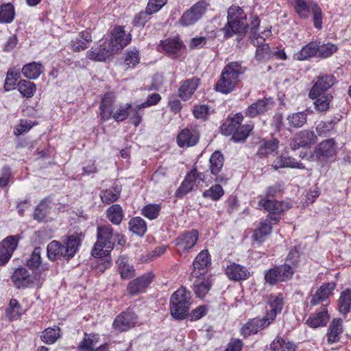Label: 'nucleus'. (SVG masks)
Returning a JSON list of instances; mask_svg holds the SVG:
<instances>
[{"label": "nucleus", "instance_id": "nucleus-1", "mask_svg": "<svg viewBox=\"0 0 351 351\" xmlns=\"http://www.w3.org/2000/svg\"><path fill=\"white\" fill-rule=\"evenodd\" d=\"M114 243L112 226L109 224L97 226V241L93 247L91 254L93 256L96 258L105 257L107 258L104 263V269H106L110 265V259L108 256L114 247Z\"/></svg>", "mask_w": 351, "mask_h": 351}, {"label": "nucleus", "instance_id": "nucleus-2", "mask_svg": "<svg viewBox=\"0 0 351 351\" xmlns=\"http://www.w3.org/2000/svg\"><path fill=\"white\" fill-rule=\"evenodd\" d=\"M81 243V234H79L68 237L63 244L56 240L52 241L47 247V257L53 261L62 257L70 259L75 256Z\"/></svg>", "mask_w": 351, "mask_h": 351}, {"label": "nucleus", "instance_id": "nucleus-3", "mask_svg": "<svg viewBox=\"0 0 351 351\" xmlns=\"http://www.w3.org/2000/svg\"><path fill=\"white\" fill-rule=\"evenodd\" d=\"M114 103V96L112 93H106L101 99L99 106V118L102 121H106L112 117L116 121H122L129 116L130 104H124L113 112L112 108Z\"/></svg>", "mask_w": 351, "mask_h": 351}, {"label": "nucleus", "instance_id": "nucleus-4", "mask_svg": "<svg viewBox=\"0 0 351 351\" xmlns=\"http://www.w3.org/2000/svg\"><path fill=\"white\" fill-rule=\"evenodd\" d=\"M228 23L222 29L225 38H230L236 34H244L247 29V15L239 6L232 5L228 10Z\"/></svg>", "mask_w": 351, "mask_h": 351}, {"label": "nucleus", "instance_id": "nucleus-5", "mask_svg": "<svg viewBox=\"0 0 351 351\" xmlns=\"http://www.w3.org/2000/svg\"><path fill=\"white\" fill-rule=\"evenodd\" d=\"M243 72V68L239 62H233L227 64L215 85L216 90L224 94L232 92L238 82L239 76Z\"/></svg>", "mask_w": 351, "mask_h": 351}, {"label": "nucleus", "instance_id": "nucleus-6", "mask_svg": "<svg viewBox=\"0 0 351 351\" xmlns=\"http://www.w3.org/2000/svg\"><path fill=\"white\" fill-rule=\"evenodd\" d=\"M294 9L302 19H308L312 14L315 27L317 29L322 28L323 14L317 2L313 0H295Z\"/></svg>", "mask_w": 351, "mask_h": 351}, {"label": "nucleus", "instance_id": "nucleus-7", "mask_svg": "<svg viewBox=\"0 0 351 351\" xmlns=\"http://www.w3.org/2000/svg\"><path fill=\"white\" fill-rule=\"evenodd\" d=\"M337 154V145L332 138L319 143L309 157V160L317 161L322 167L335 162Z\"/></svg>", "mask_w": 351, "mask_h": 351}, {"label": "nucleus", "instance_id": "nucleus-8", "mask_svg": "<svg viewBox=\"0 0 351 351\" xmlns=\"http://www.w3.org/2000/svg\"><path fill=\"white\" fill-rule=\"evenodd\" d=\"M171 314L178 319H182L188 315L191 306V293L185 288H180L171 298Z\"/></svg>", "mask_w": 351, "mask_h": 351}, {"label": "nucleus", "instance_id": "nucleus-9", "mask_svg": "<svg viewBox=\"0 0 351 351\" xmlns=\"http://www.w3.org/2000/svg\"><path fill=\"white\" fill-rule=\"evenodd\" d=\"M289 204L284 202L269 199L262 195L259 196L257 208H263L269 213L267 219H271L274 224L280 219V215L289 208Z\"/></svg>", "mask_w": 351, "mask_h": 351}, {"label": "nucleus", "instance_id": "nucleus-10", "mask_svg": "<svg viewBox=\"0 0 351 351\" xmlns=\"http://www.w3.org/2000/svg\"><path fill=\"white\" fill-rule=\"evenodd\" d=\"M40 275L38 278L37 273H34L33 276H30L28 271L25 268L16 269L12 276V282L19 289H25L34 285H37L40 283Z\"/></svg>", "mask_w": 351, "mask_h": 351}, {"label": "nucleus", "instance_id": "nucleus-11", "mask_svg": "<svg viewBox=\"0 0 351 351\" xmlns=\"http://www.w3.org/2000/svg\"><path fill=\"white\" fill-rule=\"evenodd\" d=\"M130 40V34H126L123 27L116 26L111 32L110 39H106L105 41H106L111 51L116 53L129 44Z\"/></svg>", "mask_w": 351, "mask_h": 351}, {"label": "nucleus", "instance_id": "nucleus-12", "mask_svg": "<svg viewBox=\"0 0 351 351\" xmlns=\"http://www.w3.org/2000/svg\"><path fill=\"white\" fill-rule=\"evenodd\" d=\"M18 244L19 237L16 235L8 236L0 243V266L7 264Z\"/></svg>", "mask_w": 351, "mask_h": 351}, {"label": "nucleus", "instance_id": "nucleus-13", "mask_svg": "<svg viewBox=\"0 0 351 351\" xmlns=\"http://www.w3.org/2000/svg\"><path fill=\"white\" fill-rule=\"evenodd\" d=\"M204 173L198 172L195 169H192L185 177L178 190V195L182 197L192 191L195 186L204 181Z\"/></svg>", "mask_w": 351, "mask_h": 351}, {"label": "nucleus", "instance_id": "nucleus-14", "mask_svg": "<svg viewBox=\"0 0 351 351\" xmlns=\"http://www.w3.org/2000/svg\"><path fill=\"white\" fill-rule=\"evenodd\" d=\"M99 334H85L77 347V351H107L108 344H100Z\"/></svg>", "mask_w": 351, "mask_h": 351}, {"label": "nucleus", "instance_id": "nucleus-15", "mask_svg": "<svg viewBox=\"0 0 351 351\" xmlns=\"http://www.w3.org/2000/svg\"><path fill=\"white\" fill-rule=\"evenodd\" d=\"M210 263V258L207 250H202L195 257L191 271V277H199L202 275H207L208 267Z\"/></svg>", "mask_w": 351, "mask_h": 351}, {"label": "nucleus", "instance_id": "nucleus-16", "mask_svg": "<svg viewBox=\"0 0 351 351\" xmlns=\"http://www.w3.org/2000/svg\"><path fill=\"white\" fill-rule=\"evenodd\" d=\"M137 322L136 315L130 311L119 315L113 322V328L116 331L123 332L134 327Z\"/></svg>", "mask_w": 351, "mask_h": 351}, {"label": "nucleus", "instance_id": "nucleus-17", "mask_svg": "<svg viewBox=\"0 0 351 351\" xmlns=\"http://www.w3.org/2000/svg\"><path fill=\"white\" fill-rule=\"evenodd\" d=\"M317 141V136L313 132L310 130H302L298 132L290 143L291 149L295 150L300 147H304L314 144Z\"/></svg>", "mask_w": 351, "mask_h": 351}, {"label": "nucleus", "instance_id": "nucleus-18", "mask_svg": "<svg viewBox=\"0 0 351 351\" xmlns=\"http://www.w3.org/2000/svg\"><path fill=\"white\" fill-rule=\"evenodd\" d=\"M271 33L270 29L265 30L256 38H252L253 45L256 47V58L263 61L269 56V47L264 43L265 37L268 36Z\"/></svg>", "mask_w": 351, "mask_h": 351}, {"label": "nucleus", "instance_id": "nucleus-19", "mask_svg": "<svg viewBox=\"0 0 351 351\" xmlns=\"http://www.w3.org/2000/svg\"><path fill=\"white\" fill-rule=\"evenodd\" d=\"M198 238L199 234L195 230L184 233L176 240L178 251L182 253L192 248L196 244Z\"/></svg>", "mask_w": 351, "mask_h": 351}, {"label": "nucleus", "instance_id": "nucleus-20", "mask_svg": "<svg viewBox=\"0 0 351 351\" xmlns=\"http://www.w3.org/2000/svg\"><path fill=\"white\" fill-rule=\"evenodd\" d=\"M271 166L276 170L282 168L305 169V166L302 162L285 154L278 156L273 161Z\"/></svg>", "mask_w": 351, "mask_h": 351}, {"label": "nucleus", "instance_id": "nucleus-21", "mask_svg": "<svg viewBox=\"0 0 351 351\" xmlns=\"http://www.w3.org/2000/svg\"><path fill=\"white\" fill-rule=\"evenodd\" d=\"M193 279V291L198 298H204L209 291L212 279L210 274L202 275L199 277H192Z\"/></svg>", "mask_w": 351, "mask_h": 351}, {"label": "nucleus", "instance_id": "nucleus-22", "mask_svg": "<svg viewBox=\"0 0 351 351\" xmlns=\"http://www.w3.org/2000/svg\"><path fill=\"white\" fill-rule=\"evenodd\" d=\"M153 277L151 273H147L131 281L128 286L129 293L134 295L145 291L152 282Z\"/></svg>", "mask_w": 351, "mask_h": 351}, {"label": "nucleus", "instance_id": "nucleus-23", "mask_svg": "<svg viewBox=\"0 0 351 351\" xmlns=\"http://www.w3.org/2000/svg\"><path fill=\"white\" fill-rule=\"evenodd\" d=\"M335 83V77L332 75H326L318 78L314 86L310 90L309 95L315 97L319 95V93L329 94L327 93Z\"/></svg>", "mask_w": 351, "mask_h": 351}, {"label": "nucleus", "instance_id": "nucleus-24", "mask_svg": "<svg viewBox=\"0 0 351 351\" xmlns=\"http://www.w3.org/2000/svg\"><path fill=\"white\" fill-rule=\"evenodd\" d=\"M112 53V51L107 45L106 41H104L99 47H92L86 53V57L94 61H104L108 58Z\"/></svg>", "mask_w": 351, "mask_h": 351}, {"label": "nucleus", "instance_id": "nucleus-25", "mask_svg": "<svg viewBox=\"0 0 351 351\" xmlns=\"http://www.w3.org/2000/svg\"><path fill=\"white\" fill-rule=\"evenodd\" d=\"M271 321L266 317L263 319L255 318L248 322L241 328V333L244 336L256 333L271 324Z\"/></svg>", "mask_w": 351, "mask_h": 351}, {"label": "nucleus", "instance_id": "nucleus-26", "mask_svg": "<svg viewBox=\"0 0 351 351\" xmlns=\"http://www.w3.org/2000/svg\"><path fill=\"white\" fill-rule=\"evenodd\" d=\"M226 274L230 280L237 281L247 279L250 273L246 267L233 263L226 267Z\"/></svg>", "mask_w": 351, "mask_h": 351}, {"label": "nucleus", "instance_id": "nucleus-27", "mask_svg": "<svg viewBox=\"0 0 351 351\" xmlns=\"http://www.w3.org/2000/svg\"><path fill=\"white\" fill-rule=\"evenodd\" d=\"M329 319L328 311L326 307H324L320 311L311 314L306 323L309 327L316 328L326 326Z\"/></svg>", "mask_w": 351, "mask_h": 351}, {"label": "nucleus", "instance_id": "nucleus-28", "mask_svg": "<svg viewBox=\"0 0 351 351\" xmlns=\"http://www.w3.org/2000/svg\"><path fill=\"white\" fill-rule=\"evenodd\" d=\"M272 106L273 102L271 99L258 100L247 108L246 115L250 117H255L267 112Z\"/></svg>", "mask_w": 351, "mask_h": 351}, {"label": "nucleus", "instance_id": "nucleus-29", "mask_svg": "<svg viewBox=\"0 0 351 351\" xmlns=\"http://www.w3.org/2000/svg\"><path fill=\"white\" fill-rule=\"evenodd\" d=\"M267 304L270 308L267 313L266 317L272 322L278 313H280L282 309L284 302L281 294L271 295L268 298Z\"/></svg>", "mask_w": 351, "mask_h": 351}, {"label": "nucleus", "instance_id": "nucleus-30", "mask_svg": "<svg viewBox=\"0 0 351 351\" xmlns=\"http://www.w3.org/2000/svg\"><path fill=\"white\" fill-rule=\"evenodd\" d=\"M335 288V284L328 282L322 285L319 289L312 295L311 304L313 306L317 305L320 302L326 300L331 295Z\"/></svg>", "mask_w": 351, "mask_h": 351}, {"label": "nucleus", "instance_id": "nucleus-31", "mask_svg": "<svg viewBox=\"0 0 351 351\" xmlns=\"http://www.w3.org/2000/svg\"><path fill=\"white\" fill-rule=\"evenodd\" d=\"M162 48L172 58L180 56L184 45L178 38H171L161 43Z\"/></svg>", "mask_w": 351, "mask_h": 351}, {"label": "nucleus", "instance_id": "nucleus-32", "mask_svg": "<svg viewBox=\"0 0 351 351\" xmlns=\"http://www.w3.org/2000/svg\"><path fill=\"white\" fill-rule=\"evenodd\" d=\"M92 42V37L89 32L83 31L71 40L70 47L75 51H80L87 49Z\"/></svg>", "mask_w": 351, "mask_h": 351}, {"label": "nucleus", "instance_id": "nucleus-33", "mask_svg": "<svg viewBox=\"0 0 351 351\" xmlns=\"http://www.w3.org/2000/svg\"><path fill=\"white\" fill-rule=\"evenodd\" d=\"M199 140V134L195 130H182L178 135L177 141L180 147L195 145Z\"/></svg>", "mask_w": 351, "mask_h": 351}, {"label": "nucleus", "instance_id": "nucleus-34", "mask_svg": "<svg viewBox=\"0 0 351 351\" xmlns=\"http://www.w3.org/2000/svg\"><path fill=\"white\" fill-rule=\"evenodd\" d=\"M343 332L342 319L335 318L329 325L327 332V341L329 344L338 342Z\"/></svg>", "mask_w": 351, "mask_h": 351}, {"label": "nucleus", "instance_id": "nucleus-35", "mask_svg": "<svg viewBox=\"0 0 351 351\" xmlns=\"http://www.w3.org/2000/svg\"><path fill=\"white\" fill-rule=\"evenodd\" d=\"M274 222L269 219H265L260 222V226L257 228L253 234L254 241L257 242L258 244L262 243L265 237L269 235L271 232V224Z\"/></svg>", "mask_w": 351, "mask_h": 351}, {"label": "nucleus", "instance_id": "nucleus-36", "mask_svg": "<svg viewBox=\"0 0 351 351\" xmlns=\"http://www.w3.org/2000/svg\"><path fill=\"white\" fill-rule=\"evenodd\" d=\"M197 86L198 80L195 78L186 80L183 82L178 90L180 97L184 101L188 100L194 93Z\"/></svg>", "mask_w": 351, "mask_h": 351}, {"label": "nucleus", "instance_id": "nucleus-37", "mask_svg": "<svg viewBox=\"0 0 351 351\" xmlns=\"http://www.w3.org/2000/svg\"><path fill=\"white\" fill-rule=\"evenodd\" d=\"M318 43L311 42L304 46L300 51L293 55V58L297 60H304L314 56H317Z\"/></svg>", "mask_w": 351, "mask_h": 351}, {"label": "nucleus", "instance_id": "nucleus-38", "mask_svg": "<svg viewBox=\"0 0 351 351\" xmlns=\"http://www.w3.org/2000/svg\"><path fill=\"white\" fill-rule=\"evenodd\" d=\"M309 97L314 100V104L317 110L326 112L329 109L330 103L332 99L331 94L319 93V95H316L315 97L309 95Z\"/></svg>", "mask_w": 351, "mask_h": 351}, {"label": "nucleus", "instance_id": "nucleus-39", "mask_svg": "<svg viewBox=\"0 0 351 351\" xmlns=\"http://www.w3.org/2000/svg\"><path fill=\"white\" fill-rule=\"evenodd\" d=\"M24 311L16 299H11L5 310V316L10 320H16L23 315Z\"/></svg>", "mask_w": 351, "mask_h": 351}, {"label": "nucleus", "instance_id": "nucleus-40", "mask_svg": "<svg viewBox=\"0 0 351 351\" xmlns=\"http://www.w3.org/2000/svg\"><path fill=\"white\" fill-rule=\"evenodd\" d=\"M43 66L35 62L25 64L21 70L23 75L30 80L37 79L43 73Z\"/></svg>", "mask_w": 351, "mask_h": 351}, {"label": "nucleus", "instance_id": "nucleus-41", "mask_svg": "<svg viewBox=\"0 0 351 351\" xmlns=\"http://www.w3.org/2000/svg\"><path fill=\"white\" fill-rule=\"evenodd\" d=\"M270 349L272 351H295L296 346L287 339L277 337L271 343Z\"/></svg>", "mask_w": 351, "mask_h": 351}, {"label": "nucleus", "instance_id": "nucleus-42", "mask_svg": "<svg viewBox=\"0 0 351 351\" xmlns=\"http://www.w3.org/2000/svg\"><path fill=\"white\" fill-rule=\"evenodd\" d=\"M338 309L340 313L346 315L351 309V290L346 289L341 292L338 300Z\"/></svg>", "mask_w": 351, "mask_h": 351}, {"label": "nucleus", "instance_id": "nucleus-43", "mask_svg": "<svg viewBox=\"0 0 351 351\" xmlns=\"http://www.w3.org/2000/svg\"><path fill=\"white\" fill-rule=\"evenodd\" d=\"M106 217L113 224H120L123 218L122 208L119 204L112 205L106 210Z\"/></svg>", "mask_w": 351, "mask_h": 351}, {"label": "nucleus", "instance_id": "nucleus-44", "mask_svg": "<svg viewBox=\"0 0 351 351\" xmlns=\"http://www.w3.org/2000/svg\"><path fill=\"white\" fill-rule=\"evenodd\" d=\"M60 337L59 327L53 326L45 329L41 333L40 339L47 344H53Z\"/></svg>", "mask_w": 351, "mask_h": 351}, {"label": "nucleus", "instance_id": "nucleus-45", "mask_svg": "<svg viewBox=\"0 0 351 351\" xmlns=\"http://www.w3.org/2000/svg\"><path fill=\"white\" fill-rule=\"evenodd\" d=\"M129 229L134 234L142 237L147 231V223L139 217H133L129 221Z\"/></svg>", "mask_w": 351, "mask_h": 351}, {"label": "nucleus", "instance_id": "nucleus-46", "mask_svg": "<svg viewBox=\"0 0 351 351\" xmlns=\"http://www.w3.org/2000/svg\"><path fill=\"white\" fill-rule=\"evenodd\" d=\"M15 16V11L10 3L0 7V23H11Z\"/></svg>", "mask_w": 351, "mask_h": 351}, {"label": "nucleus", "instance_id": "nucleus-47", "mask_svg": "<svg viewBox=\"0 0 351 351\" xmlns=\"http://www.w3.org/2000/svg\"><path fill=\"white\" fill-rule=\"evenodd\" d=\"M252 129L253 125L251 124L238 125L235 127L230 134H232V138L234 142H240L244 141L248 136Z\"/></svg>", "mask_w": 351, "mask_h": 351}, {"label": "nucleus", "instance_id": "nucleus-48", "mask_svg": "<svg viewBox=\"0 0 351 351\" xmlns=\"http://www.w3.org/2000/svg\"><path fill=\"white\" fill-rule=\"evenodd\" d=\"M223 165V157L219 152H215L210 158V170L214 176H217Z\"/></svg>", "mask_w": 351, "mask_h": 351}, {"label": "nucleus", "instance_id": "nucleus-49", "mask_svg": "<svg viewBox=\"0 0 351 351\" xmlns=\"http://www.w3.org/2000/svg\"><path fill=\"white\" fill-rule=\"evenodd\" d=\"M19 70V69L12 68L8 71L4 83V88L6 91L15 88L16 82L20 77Z\"/></svg>", "mask_w": 351, "mask_h": 351}, {"label": "nucleus", "instance_id": "nucleus-50", "mask_svg": "<svg viewBox=\"0 0 351 351\" xmlns=\"http://www.w3.org/2000/svg\"><path fill=\"white\" fill-rule=\"evenodd\" d=\"M18 90L21 94L27 98H31L34 96L36 87L34 82L25 80H20L17 84Z\"/></svg>", "mask_w": 351, "mask_h": 351}, {"label": "nucleus", "instance_id": "nucleus-51", "mask_svg": "<svg viewBox=\"0 0 351 351\" xmlns=\"http://www.w3.org/2000/svg\"><path fill=\"white\" fill-rule=\"evenodd\" d=\"M121 188L119 185H116L112 188L106 189L101 194V199L105 204H110L118 199Z\"/></svg>", "mask_w": 351, "mask_h": 351}, {"label": "nucleus", "instance_id": "nucleus-52", "mask_svg": "<svg viewBox=\"0 0 351 351\" xmlns=\"http://www.w3.org/2000/svg\"><path fill=\"white\" fill-rule=\"evenodd\" d=\"M338 49V47L331 43H318L317 57L320 58H327L335 53Z\"/></svg>", "mask_w": 351, "mask_h": 351}, {"label": "nucleus", "instance_id": "nucleus-53", "mask_svg": "<svg viewBox=\"0 0 351 351\" xmlns=\"http://www.w3.org/2000/svg\"><path fill=\"white\" fill-rule=\"evenodd\" d=\"M287 119L290 126L300 128L306 122V114L304 112L293 113L289 114Z\"/></svg>", "mask_w": 351, "mask_h": 351}, {"label": "nucleus", "instance_id": "nucleus-54", "mask_svg": "<svg viewBox=\"0 0 351 351\" xmlns=\"http://www.w3.org/2000/svg\"><path fill=\"white\" fill-rule=\"evenodd\" d=\"M243 117L241 113L234 114V117L227 123L223 124L221 130L223 133L226 135H230L235 129L236 126L241 125V123L243 121Z\"/></svg>", "mask_w": 351, "mask_h": 351}, {"label": "nucleus", "instance_id": "nucleus-55", "mask_svg": "<svg viewBox=\"0 0 351 351\" xmlns=\"http://www.w3.org/2000/svg\"><path fill=\"white\" fill-rule=\"evenodd\" d=\"M224 194V191L220 184H215L203 193V197L213 201L219 199Z\"/></svg>", "mask_w": 351, "mask_h": 351}, {"label": "nucleus", "instance_id": "nucleus-56", "mask_svg": "<svg viewBox=\"0 0 351 351\" xmlns=\"http://www.w3.org/2000/svg\"><path fill=\"white\" fill-rule=\"evenodd\" d=\"M278 141L276 138L264 141L259 148L260 154L269 155L272 154L278 148Z\"/></svg>", "mask_w": 351, "mask_h": 351}, {"label": "nucleus", "instance_id": "nucleus-57", "mask_svg": "<svg viewBox=\"0 0 351 351\" xmlns=\"http://www.w3.org/2000/svg\"><path fill=\"white\" fill-rule=\"evenodd\" d=\"M144 108H140V104L132 107L131 106L130 108L129 109V116L130 119L131 120L132 123L134 126H138L142 120V117L143 114V112L142 109Z\"/></svg>", "mask_w": 351, "mask_h": 351}, {"label": "nucleus", "instance_id": "nucleus-58", "mask_svg": "<svg viewBox=\"0 0 351 351\" xmlns=\"http://www.w3.org/2000/svg\"><path fill=\"white\" fill-rule=\"evenodd\" d=\"M41 250L36 247L32 253L30 258L27 261V265L34 271L38 269L41 263Z\"/></svg>", "mask_w": 351, "mask_h": 351}, {"label": "nucleus", "instance_id": "nucleus-59", "mask_svg": "<svg viewBox=\"0 0 351 351\" xmlns=\"http://www.w3.org/2000/svg\"><path fill=\"white\" fill-rule=\"evenodd\" d=\"M160 210V206L158 204H148L142 208L141 213L149 219H154L158 216Z\"/></svg>", "mask_w": 351, "mask_h": 351}, {"label": "nucleus", "instance_id": "nucleus-60", "mask_svg": "<svg viewBox=\"0 0 351 351\" xmlns=\"http://www.w3.org/2000/svg\"><path fill=\"white\" fill-rule=\"evenodd\" d=\"M334 126L332 122H320L316 127V132L320 136H330L333 133Z\"/></svg>", "mask_w": 351, "mask_h": 351}, {"label": "nucleus", "instance_id": "nucleus-61", "mask_svg": "<svg viewBox=\"0 0 351 351\" xmlns=\"http://www.w3.org/2000/svg\"><path fill=\"white\" fill-rule=\"evenodd\" d=\"M140 57L138 51L134 49L127 51L125 57V64L128 67H134L139 63Z\"/></svg>", "mask_w": 351, "mask_h": 351}, {"label": "nucleus", "instance_id": "nucleus-62", "mask_svg": "<svg viewBox=\"0 0 351 351\" xmlns=\"http://www.w3.org/2000/svg\"><path fill=\"white\" fill-rule=\"evenodd\" d=\"M277 269L279 273L278 278H280V281L289 280L294 273V268L288 264L277 267Z\"/></svg>", "mask_w": 351, "mask_h": 351}, {"label": "nucleus", "instance_id": "nucleus-63", "mask_svg": "<svg viewBox=\"0 0 351 351\" xmlns=\"http://www.w3.org/2000/svg\"><path fill=\"white\" fill-rule=\"evenodd\" d=\"M167 0H149L147 5V13L153 14L160 11L167 3Z\"/></svg>", "mask_w": 351, "mask_h": 351}, {"label": "nucleus", "instance_id": "nucleus-64", "mask_svg": "<svg viewBox=\"0 0 351 351\" xmlns=\"http://www.w3.org/2000/svg\"><path fill=\"white\" fill-rule=\"evenodd\" d=\"M49 206L46 202H42L35 209L34 218L39 221H43L49 213Z\"/></svg>", "mask_w": 351, "mask_h": 351}]
</instances>
